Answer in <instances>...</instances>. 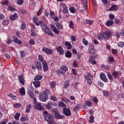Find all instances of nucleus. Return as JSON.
<instances>
[{
	"instance_id": "nucleus-1",
	"label": "nucleus",
	"mask_w": 124,
	"mask_h": 124,
	"mask_svg": "<svg viewBox=\"0 0 124 124\" xmlns=\"http://www.w3.org/2000/svg\"><path fill=\"white\" fill-rule=\"evenodd\" d=\"M48 94H51L50 93V90L48 89H45L43 92L40 94L39 99L43 102H46L48 100Z\"/></svg>"
},
{
	"instance_id": "nucleus-2",
	"label": "nucleus",
	"mask_w": 124,
	"mask_h": 124,
	"mask_svg": "<svg viewBox=\"0 0 124 124\" xmlns=\"http://www.w3.org/2000/svg\"><path fill=\"white\" fill-rule=\"evenodd\" d=\"M40 26L42 31H44V32H45V33H46V34H47V35L54 36V34L52 33V32H51L50 29L48 28V26H47L46 23H45L44 22L42 21Z\"/></svg>"
},
{
	"instance_id": "nucleus-3",
	"label": "nucleus",
	"mask_w": 124,
	"mask_h": 124,
	"mask_svg": "<svg viewBox=\"0 0 124 124\" xmlns=\"http://www.w3.org/2000/svg\"><path fill=\"white\" fill-rule=\"evenodd\" d=\"M45 121H46L49 124H53V122H54V115L49 113V114H46V115H44Z\"/></svg>"
},
{
	"instance_id": "nucleus-4",
	"label": "nucleus",
	"mask_w": 124,
	"mask_h": 124,
	"mask_svg": "<svg viewBox=\"0 0 124 124\" xmlns=\"http://www.w3.org/2000/svg\"><path fill=\"white\" fill-rule=\"evenodd\" d=\"M112 31H107L105 33H104V39L106 40H109L110 37H111L112 34Z\"/></svg>"
},
{
	"instance_id": "nucleus-5",
	"label": "nucleus",
	"mask_w": 124,
	"mask_h": 124,
	"mask_svg": "<svg viewBox=\"0 0 124 124\" xmlns=\"http://www.w3.org/2000/svg\"><path fill=\"white\" fill-rule=\"evenodd\" d=\"M63 114L66 117H69L71 115V110L67 108H63Z\"/></svg>"
},
{
	"instance_id": "nucleus-6",
	"label": "nucleus",
	"mask_w": 124,
	"mask_h": 124,
	"mask_svg": "<svg viewBox=\"0 0 124 124\" xmlns=\"http://www.w3.org/2000/svg\"><path fill=\"white\" fill-rule=\"evenodd\" d=\"M34 108L36 110H39V111H43L44 110V107L41 105L40 103L35 104Z\"/></svg>"
},
{
	"instance_id": "nucleus-7",
	"label": "nucleus",
	"mask_w": 124,
	"mask_h": 124,
	"mask_svg": "<svg viewBox=\"0 0 124 124\" xmlns=\"http://www.w3.org/2000/svg\"><path fill=\"white\" fill-rule=\"evenodd\" d=\"M42 51L45 52L46 54H47V55H51V54L53 53V50L47 47H43L42 48Z\"/></svg>"
},
{
	"instance_id": "nucleus-8",
	"label": "nucleus",
	"mask_w": 124,
	"mask_h": 124,
	"mask_svg": "<svg viewBox=\"0 0 124 124\" xmlns=\"http://www.w3.org/2000/svg\"><path fill=\"white\" fill-rule=\"evenodd\" d=\"M84 77L85 78V81L87 82L88 85L91 86L93 83V81H92V79H91V77L90 76L85 75Z\"/></svg>"
},
{
	"instance_id": "nucleus-9",
	"label": "nucleus",
	"mask_w": 124,
	"mask_h": 124,
	"mask_svg": "<svg viewBox=\"0 0 124 124\" xmlns=\"http://www.w3.org/2000/svg\"><path fill=\"white\" fill-rule=\"evenodd\" d=\"M33 22H34L36 26H40L41 23H42V21L40 20L39 19L36 17H33Z\"/></svg>"
},
{
	"instance_id": "nucleus-10",
	"label": "nucleus",
	"mask_w": 124,
	"mask_h": 124,
	"mask_svg": "<svg viewBox=\"0 0 124 124\" xmlns=\"http://www.w3.org/2000/svg\"><path fill=\"white\" fill-rule=\"evenodd\" d=\"M89 52L90 54H95L96 50L94 49L93 45H89Z\"/></svg>"
},
{
	"instance_id": "nucleus-11",
	"label": "nucleus",
	"mask_w": 124,
	"mask_h": 124,
	"mask_svg": "<svg viewBox=\"0 0 124 124\" xmlns=\"http://www.w3.org/2000/svg\"><path fill=\"white\" fill-rule=\"evenodd\" d=\"M53 107H54V103L52 102H48L47 104L46 105V108L48 109V110H51Z\"/></svg>"
},
{
	"instance_id": "nucleus-12",
	"label": "nucleus",
	"mask_w": 124,
	"mask_h": 124,
	"mask_svg": "<svg viewBox=\"0 0 124 124\" xmlns=\"http://www.w3.org/2000/svg\"><path fill=\"white\" fill-rule=\"evenodd\" d=\"M100 77L101 80H102V81H104V82H105L106 83H107V82H108V79H107V78L106 77V76L104 73H101L100 75Z\"/></svg>"
},
{
	"instance_id": "nucleus-13",
	"label": "nucleus",
	"mask_w": 124,
	"mask_h": 124,
	"mask_svg": "<svg viewBox=\"0 0 124 124\" xmlns=\"http://www.w3.org/2000/svg\"><path fill=\"white\" fill-rule=\"evenodd\" d=\"M18 17H19L18 14H14V15L10 16V20H11V21H15V20H17V19H18Z\"/></svg>"
},
{
	"instance_id": "nucleus-14",
	"label": "nucleus",
	"mask_w": 124,
	"mask_h": 124,
	"mask_svg": "<svg viewBox=\"0 0 124 124\" xmlns=\"http://www.w3.org/2000/svg\"><path fill=\"white\" fill-rule=\"evenodd\" d=\"M120 7L118 5H112L111 7L109 9V11H117Z\"/></svg>"
},
{
	"instance_id": "nucleus-15",
	"label": "nucleus",
	"mask_w": 124,
	"mask_h": 124,
	"mask_svg": "<svg viewBox=\"0 0 124 124\" xmlns=\"http://www.w3.org/2000/svg\"><path fill=\"white\" fill-rule=\"evenodd\" d=\"M18 77L20 83H21L22 86H24V85H25V78L22 75H18Z\"/></svg>"
},
{
	"instance_id": "nucleus-16",
	"label": "nucleus",
	"mask_w": 124,
	"mask_h": 124,
	"mask_svg": "<svg viewBox=\"0 0 124 124\" xmlns=\"http://www.w3.org/2000/svg\"><path fill=\"white\" fill-rule=\"evenodd\" d=\"M95 58L96 57H94V56L93 55L90 56V57L89 58V62H91V63H92V64H93V65L94 64H96V61H95V60H92V59H95Z\"/></svg>"
},
{
	"instance_id": "nucleus-17",
	"label": "nucleus",
	"mask_w": 124,
	"mask_h": 124,
	"mask_svg": "<svg viewBox=\"0 0 124 124\" xmlns=\"http://www.w3.org/2000/svg\"><path fill=\"white\" fill-rule=\"evenodd\" d=\"M12 39L14 42L19 44V45H22L23 44V42L17 38L16 37H13Z\"/></svg>"
},
{
	"instance_id": "nucleus-18",
	"label": "nucleus",
	"mask_w": 124,
	"mask_h": 124,
	"mask_svg": "<svg viewBox=\"0 0 124 124\" xmlns=\"http://www.w3.org/2000/svg\"><path fill=\"white\" fill-rule=\"evenodd\" d=\"M35 66H36V68H37L38 70H42V65H41V63L40 62H37L34 63Z\"/></svg>"
},
{
	"instance_id": "nucleus-19",
	"label": "nucleus",
	"mask_w": 124,
	"mask_h": 124,
	"mask_svg": "<svg viewBox=\"0 0 124 124\" xmlns=\"http://www.w3.org/2000/svg\"><path fill=\"white\" fill-rule=\"evenodd\" d=\"M64 45L68 50H70V49L72 48V45H71V43L69 42H65Z\"/></svg>"
},
{
	"instance_id": "nucleus-20",
	"label": "nucleus",
	"mask_w": 124,
	"mask_h": 124,
	"mask_svg": "<svg viewBox=\"0 0 124 124\" xmlns=\"http://www.w3.org/2000/svg\"><path fill=\"white\" fill-rule=\"evenodd\" d=\"M50 28L51 30H52L54 33H56V34H59L60 33V31H59V30L57 29V27H56V26H55L54 25H51Z\"/></svg>"
},
{
	"instance_id": "nucleus-21",
	"label": "nucleus",
	"mask_w": 124,
	"mask_h": 124,
	"mask_svg": "<svg viewBox=\"0 0 124 124\" xmlns=\"http://www.w3.org/2000/svg\"><path fill=\"white\" fill-rule=\"evenodd\" d=\"M28 94L29 95L31 98H33L34 96V94H33V90H32V89H28Z\"/></svg>"
},
{
	"instance_id": "nucleus-22",
	"label": "nucleus",
	"mask_w": 124,
	"mask_h": 124,
	"mask_svg": "<svg viewBox=\"0 0 124 124\" xmlns=\"http://www.w3.org/2000/svg\"><path fill=\"white\" fill-rule=\"evenodd\" d=\"M62 7H63L62 12L63 14H67L68 13V8L65 5H62Z\"/></svg>"
},
{
	"instance_id": "nucleus-23",
	"label": "nucleus",
	"mask_w": 124,
	"mask_h": 124,
	"mask_svg": "<svg viewBox=\"0 0 124 124\" xmlns=\"http://www.w3.org/2000/svg\"><path fill=\"white\" fill-rule=\"evenodd\" d=\"M56 50L61 54V55H63V54H64V51H63L62 46H59L57 47Z\"/></svg>"
},
{
	"instance_id": "nucleus-24",
	"label": "nucleus",
	"mask_w": 124,
	"mask_h": 124,
	"mask_svg": "<svg viewBox=\"0 0 124 124\" xmlns=\"http://www.w3.org/2000/svg\"><path fill=\"white\" fill-rule=\"evenodd\" d=\"M43 69L44 71L46 72L48 69H49V67L47 65V62L45 61H43Z\"/></svg>"
},
{
	"instance_id": "nucleus-25",
	"label": "nucleus",
	"mask_w": 124,
	"mask_h": 124,
	"mask_svg": "<svg viewBox=\"0 0 124 124\" xmlns=\"http://www.w3.org/2000/svg\"><path fill=\"white\" fill-rule=\"evenodd\" d=\"M55 117L56 119H58V120H60L61 119H63L64 118V116L62 115L59 113V112L55 115Z\"/></svg>"
},
{
	"instance_id": "nucleus-26",
	"label": "nucleus",
	"mask_w": 124,
	"mask_h": 124,
	"mask_svg": "<svg viewBox=\"0 0 124 124\" xmlns=\"http://www.w3.org/2000/svg\"><path fill=\"white\" fill-rule=\"evenodd\" d=\"M55 25L57 28H58V30H62L63 29V26L62 25V24L60 23V22H56Z\"/></svg>"
},
{
	"instance_id": "nucleus-27",
	"label": "nucleus",
	"mask_w": 124,
	"mask_h": 124,
	"mask_svg": "<svg viewBox=\"0 0 124 124\" xmlns=\"http://www.w3.org/2000/svg\"><path fill=\"white\" fill-rule=\"evenodd\" d=\"M43 78V76L42 75H37L34 77V80H35V81H39V80H41Z\"/></svg>"
},
{
	"instance_id": "nucleus-28",
	"label": "nucleus",
	"mask_w": 124,
	"mask_h": 124,
	"mask_svg": "<svg viewBox=\"0 0 124 124\" xmlns=\"http://www.w3.org/2000/svg\"><path fill=\"white\" fill-rule=\"evenodd\" d=\"M19 92L21 95H25L26 94V91H25V88H21L19 90Z\"/></svg>"
},
{
	"instance_id": "nucleus-29",
	"label": "nucleus",
	"mask_w": 124,
	"mask_h": 124,
	"mask_svg": "<svg viewBox=\"0 0 124 124\" xmlns=\"http://www.w3.org/2000/svg\"><path fill=\"white\" fill-rule=\"evenodd\" d=\"M69 80H67L64 82L63 88L64 89H67L68 87H69Z\"/></svg>"
},
{
	"instance_id": "nucleus-30",
	"label": "nucleus",
	"mask_w": 124,
	"mask_h": 124,
	"mask_svg": "<svg viewBox=\"0 0 124 124\" xmlns=\"http://www.w3.org/2000/svg\"><path fill=\"white\" fill-rule=\"evenodd\" d=\"M66 58H68V59H70L71 58V56H72V54L71 52L69 51H67L65 54Z\"/></svg>"
},
{
	"instance_id": "nucleus-31",
	"label": "nucleus",
	"mask_w": 124,
	"mask_h": 124,
	"mask_svg": "<svg viewBox=\"0 0 124 124\" xmlns=\"http://www.w3.org/2000/svg\"><path fill=\"white\" fill-rule=\"evenodd\" d=\"M20 115L21 114L20 112H16L14 116V118L15 119V120H16V121H19V118H20Z\"/></svg>"
},
{
	"instance_id": "nucleus-32",
	"label": "nucleus",
	"mask_w": 124,
	"mask_h": 124,
	"mask_svg": "<svg viewBox=\"0 0 124 124\" xmlns=\"http://www.w3.org/2000/svg\"><path fill=\"white\" fill-rule=\"evenodd\" d=\"M112 75L113 76L114 78H118V77H119V72L115 71L112 73Z\"/></svg>"
},
{
	"instance_id": "nucleus-33",
	"label": "nucleus",
	"mask_w": 124,
	"mask_h": 124,
	"mask_svg": "<svg viewBox=\"0 0 124 124\" xmlns=\"http://www.w3.org/2000/svg\"><path fill=\"white\" fill-rule=\"evenodd\" d=\"M33 85L35 88H39V87H40V81H35L33 82Z\"/></svg>"
},
{
	"instance_id": "nucleus-34",
	"label": "nucleus",
	"mask_w": 124,
	"mask_h": 124,
	"mask_svg": "<svg viewBox=\"0 0 124 124\" xmlns=\"http://www.w3.org/2000/svg\"><path fill=\"white\" fill-rule=\"evenodd\" d=\"M58 106L59 107H66V105H65V104H64V103H63V102L62 101H60L59 103H58Z\"/></svg>"
},
{
	"instance_id": "nucleus-35",
	"label": "nucleus",
	"mask_w": 124,
	"mask_h": 124,
	"mask_svg": "<svg viewBox=\"0 0 124 124\" xmlns=\"http://www.w3.org/2000/svg\"><path fill=\"white\" fill-rule=\"evenodd\" d=\"M60 68H61L63 71H67L68 70V67L64 65H62Z\"/></svg>"
},
{
	"instance_id": "nucleus-36",
	"label": "nucleus",
	"mask_w": 124,
	"mask_h": 124,
	"mask_svg": "<svg viewBox=\"0 0 124 124\" xmlns=\"http://www.w3.org/2000/svg\"><path fill=\"white\" fill-rule=\"evenodd\" d=\"M81 108V105L77 104L74 108L73 111L75 112V111H77V110H79Z\"/></svg>"
},
{
	"instance_id": "nucleus-37",
	"label": "nucleus",
	"mask_w": 124,
	"mask_h": 124,
	"mask_svg": "<svg viewBox=\"0 0 124 124\" xmlns=\"http://www.w3.org/2000/svg\"><path fill=\"white\" fill-rule=\"evenodd\" d=\"M2 24L3 25V26H8L9 24V21L8 20L4 19L2 22Z\"/></svg>"
},
{
	"instance_id": "nucleus-38",
	"label": "nucleus",
	"mask_w": 124,
	"mask_h": 124,
	"mask_svg": "<svg viewBox=\"0 0 124 124\" xmlns=\"http://www.w3.org/2000/svg\"><path fill=\"white\" fill-rule=\"evenodd\" d=\"M114 24V22L112 20H108L106 23V25L109 27L110 26H112Z\"/></svg>"
},
{
	"instance_id": "nucleus-39",
	"label": "nucleus",
	"mask_w": 124,
	"mask_h": 124,
	"mask_svg": "<svg viewBox=\"0 0 124 124\" xmlns=\"http://www.w3.org/2000/svg\"><path fill=\"white\" fill-rule=\"evenodd\" d=\"M98 38L99 40H102L103 38H104V33H101L98 35Z\"/></svg>"
},
{
	"instance_id": "nucleus-40",
	"label": "nucleus",
	"mask_w": 124,
	"mask_h": 124,
	"mask_svg": "<svg viewBox=\"0 0 124 124\" xmlns=\"http://www.w3.org/2000/svg\"><path fill=\"white\" fill-rule=\"evenodd\" d=\"M69 10L71 12V13H76V9L74 8L73 7H71L69 8Z\"/></svg>"
},
{
	"instance_id": "nucleus-41",
	"label": "nucleus",
	"mask_w": 124,
	"mask_h": 124,
	"mask_svg": "<svg viewBox=\"0 0 124 124\" xmlns=\"http://www.w3.org/2000/svg\"><path fill=\"white\" fill-rule=\"evenodd\" d=\"M20 121H21V122H27V121H29V118L28 117V116L22 117L20 119Z\"/></svg>"
},
{
	"instance_id": "nucleus-42",
	"label": "nucleus",
	"mask_w": 124,
	"mask_h": 124,
	"mask_svg": "<svg viewBox=\"0 0 124 124\" xmlns=\"http://www.w3.org/2000/svg\"><path fill=\"white\" fill-rule=\"evenodd\" d=\"M30 32H31V35L32 36H33V37L36 36V34H35V30H34L33 29H31Z\"/></svg>"
},
{
	"instance_id": "nucleus-43",
	"label": "nucleus",
	"mask_w": 124,
	"mask_h": 124,
	"mask_svg": "<svg viewBox=\"0 0 124 124\" xmlns=\"http://www.w3.org/2000/svg\"><path fill=\"white\" fill-rule=\"evenodd\" d=\"M83 5L85 9L88 10V1L87 0H84Z\"/></svg>"
},
{
	"instance_id": "nucleus-44",
	"label": "nucleus",
	"mask_w": 124,
	"mask_h": 124,
	"mask_svg": "<svg viewBox=\"0 0 124 124\" xmlns=\"http://www.w3.org/2000/svg\"><path fill=\"white\" fill-rule=\"evenodd\" d=\"M69 26L71 29H74V23H73L72 20L69 21Z\"/></svg>"
},
{
	"instance_id": "nucleus-45",
	"label": "nucleus",
	"mask_w": 124,
	"mask_h": 124,
	"mask_svg": "<svg viewBox=\"0 0 124 124\" xmlns=\"http://www.w3.org/2000/svg\"><path fill=\"white\" fill-rule=\"evenodd\" d=\"M26 24L25 22H24V21H22V23H21V28L22 31H24V30H25V29L26 28Z\"/></svg>"
},
{
	"instance_id": "nucleus-46",
	"label": "nucleus",
	"mask_w": 124,
	"mask_h": 124,
	"mask_svg": "<svg viewBox=\"0 0 124 124\" xmlns=\"http://www.w3.org/2000/svg\"><path fill=\"white\" fill-rule=\"evenodd\" d=\"M61 100L62 101H64V102H65V103H69L70 102V100L66 99V98H64V97H62L61 99Z\"/></svg>"
},
{
	"instance_id": "nucleus-47",
	"label": "nucleus",
	"mask_w": 124,
	"mask_h": 124,
	"mask_svg": "<svg viewBox=\"0 0 124 124\" xmlns=\"http://www.w3.org/2000/svg\"><path fill=\"white\" fill-rule=\"evenodd\" d=\"M50 100H52V101H57L58 100V98L55 95H51L50 96Z\"/></svg>"
},
{
	"instance_id": "nucleus-48",
	"label": "nucleus",
	"mask_w": 124,
	"mask_h": 124,
	"mask_svg": "<svg viewBox=\"0 0 124 124\" xmlns=\"http://www.w3.org/2000/svg\"><path fill=\"white\" fill-rule=\"evenodd\" d=\"M108 17L111 21H113L115 19V16L113 14H110L108 15Z\"/></svg>"
},
{
	"instance_id": "nucleus-49",
	"label": "nucleus",
	"mask_w": 124,
	"mask_h": 124,
	"mask_svg": "<svg viewBox=\"0 0 124 124\" xmlns=\"http://www.w3.org/2000/svg\"><path fill=\"white\" fill-rule=\"evenodd\" d=\"M107 74H108V79H109L110 81H113V76H112V75H111V74L109 73H107Z\"/></svg>"
},
{
	"instance_id": "nucleus-50",
	"label": "nucleus",
	"mask_w": 124,
	"mask_h": 124,
	"mask_svg": "<svg viewBox=\"0 0 124 124\" xmlns=\"http://www.w3.org/2000/svg\"><path fill=\"white\" fill-rule=\"evenodd\" d=\"M43 11V8L41 7L38 11V12L37 13V15L38 16H40L41 15V13H42V12Z\"/></svg>"
},
{
	"instance_id": "nucleus-51",
	"label": "nucleus",
	"mask_w": 124,
	"mask_h": 124,
	"mask_svg": "<svg viewBox=\"0 0 124 124\" xmlns=\"http://www.w3.org/2000/svg\"><path fill=\"white\" fill-rule=\"evenodd\" d=\"M56 87V82L55 81H52L50 82V87L52 89H54Z\"/></svg>"
},
{
	"instance_id": "nucleus-52",
	"label": "nucleus",
	"mask_w": 124,
	"mask_h": 124,
	"mask_svg": "<svg viewBox=\"0 0 124 124\" xmlns=\"http://www.w3.org/2000/svg\"><path fill=\"white\" fill-rule=\"evenodd\" d=\"M51 113H53L54 114V116L56 115V114H57L58 112L57 108H52L51 110Z\"/></svg>"
},
{
	"instance_id": "nucleus-53",
	"label": "nucleus",
	"mask_w": 124,
	"mask_h": 124,
	"mask_svg": "<svg viewBox=\"0 0 124 124\" xmlns=\"http://www.w3.org/2000/svg\"><path fill=\"white\" fill-rule=\"evenodd\" d=\"M8 122V119L5 118L3 120L2 122L0 123V124H6Z\"/></svg>"
},
{
	"instance_id": "nucleus-54",
	"label": "nucleus",
	"mask_w": 124,
	"mask_h": 124,
	"mask_svg": "<svg viewBox=\"0 0 124 124\" xmlns=\"http://www.w3.org/2000/svg\"><path fill=\"white\" fill-rule=\"evenodd\" d=\"M118 46L120 47L121 48H123L124 46V42H120L118 43Z\"/></svg>"
},
{
	"instance_id": "nucleus-55",
	"label": "nucleus",
	"mask_w": 124,
	"mask_h": 124,
	"mask_svg": "<svg viewBox=\"0 0 124 124\" xmlns=\"http://www.w3.org/2000/svg\"><path fill=\"white\" fill-rule=\"evenodd\" d=\"M20 53L21 58H24V57H26V53L25 52V51L21 50L20 51Z\"/></svg>"
},
{
	"instance_id": "nucleus-56",
	"label": "nucleus",
	"mask_w": 124,
	"mask_h": 124,
	"mask_svg": "<svg viewBox=\"0 0 124 124\" xmlns=\"http://www.w3.org/2000/svg\"><path fill=\"white\" fill-rule=\"evenodd\" d=\"M85 105H86V106H92V102L90 101H86L85 102Z\"/></svg>"
},
{
	"instance_id": "nucleus-57",
	"label": "nucleus",
	"mask_w": 124,
	"mask_h": 124,
	"mask_svg": "<svg viewBox=\"0 0 124 124\" xmlns=\"http://www.w3.org/2000/svg\"><path fill=\"white\" fill-rule=\"evenodd\" d=\"M7 9H8V10H10V11H16V9H15V8L12 7L10 6H8Z\"/></svg>"
},
{
	"instance_id": "nucleus-58",
	"label": "nucleus",
	"mask_w": 124,
	"mask_h": 124,
	"mask_svg": "<svg viewBox=\"0 0 124 124\" xmlns=\"http://www.w3.org/2000/svg\"><path fill=\"white\" fill-rule=\"evenodd\" d=\"M49 14L51 18H52V17L56 16V14H55V13L54 12V11L52 10L50 11Z\"/></svg>"
},
{
	"instance_id": "nucleus-59",
	"label": "nucleus",
	"mask_w": 124,
	"mask_h": 124,
	"mask_svg": "<svg viewBox=\"0 0 124 124\" xmlns=\"http://www.w3.org/2000/svg\"><path fill=\"white\" fill-rule=\"evenodd\" d=\"M82 42H83V44L84 45H85V46H87V45H88V41H87V40H86V39H85V38H83Z\"/></svg>"
},
{
	"instance_id": "nucleus-60",
	"label": "nucleus",
	"mask_w": 124,
	"mask_h": 124,
	"mask_svg": "<svg viewBox=\"0 0 124 124\" xmlns=\"http://www.w3.org/2000/svg\"><path fill=\"white\" fill-rule=\"evenodd\" d=\"M103 93L105 96H109V93L108 92L106 91V90H104L103 91Z\"/></svg>"
},
{
	"instance_id": "nucleus-61",
	"label": "nucleus",
	"mask_w": 124,
	"mask_h": 124,
	"mask_svg": "<svg viewBox=\"0 0 124 124\" xmlns=\"http://www.w3.org/2000/svg\"><path fill=\"white\" fill-rule=\"evenodd\" d=\"M24 3V0H17V4L18 5H22Z\"/></svg>"
},
{
	"instance_id": "nucleus-62",
	"label": "nucleus",
	"mask_w": 124,
	"mask_h": 124,
	"mask_svg": "<svg viewBox=\"0 0 124 124\" xmlns=\"http://www.w3.org/2000/svg\"><path fill=\"white\" fill-rule=\"evenodd\" d=\"M86 22L87 24H88V25H92V24L93 23V21L91 20H86Z\"/></svg>"
},
{
	"instance_id": "nucleus-63",
	"label": "nucleus",
	"mask_w": 124,
	"mask_h": 124,
	"mask_svg": "<svg viewBox=\"0 0 124 124\" xmlns=\"http://www.w3.org/2000/svg\"><path fill=\"white\" fill-rule=\"evenodd\" d=\"M14 106L15 108H20V107H21V105L20 104V103H16L15 104Z\"/></svg>"
},
{
	"instance_id": "nucleus-64",
	"label": "nucleus",
	"mask_w": 124,
	"mask_h": 124,
	"mask_svg": "<svg viewBox=\"0 0 124 124\" xmlns=\"http://www.w3.org/2000/svg\"><path fill=\"white\" fill-rule=\"evenodd\" d=\"M55 72L58 75H62V71L58 70H56Z\"/></svg>"
}]
</instances>
